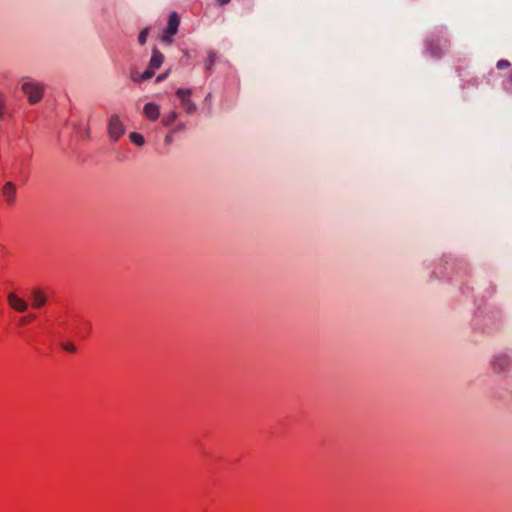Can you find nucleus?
I'll list each match as a JSON object with an SVG mask.
<instances>
[{
	"mask_svg": "<svg viewBox=\"0 0 512 512\" xmlns=\"http://www.w3.org/2000/svg\"><path fill=\"white\" fill-rule=\"evenodd\" d=\"M176 95L180 99L181 104L187 113L192 114L196 111L197 107L190 99V89L178 88L176 90Z\"/></svg>",
	"mask_w": 512,
	"mask_h": 512,
	"instance_id": "obj_3",
	"label": "nucleus"
},
{
	"mask_svg": "<svg viewBox=\"0 0 512 512\" xmlns=\"http://www.w3.org/2000/svg\"><path fill=\"white\" fill-rule=\"evenodd\" d=\"M61 346H62V348H63L64 350H66V351H68V352L73 353V352H75V351H76V347H75V345H74L73 343H70V342H68V343H63Z\"/></svg>",
	"mask_w": 512,
	"mask_h": 512,
	"instance_id": "obj_19",
	"label": "nucleus"
},
{
	"mask_svg": "<svg viewBox=\"0 0 512 512\" xmlns=\"http://www.w3.org/2000/svg\"><path fill=\"white\" fill-rule=\"evenodd\" d=\"M144 114L149 120H156L160 115V108L157 104L150 102L144 106Z\"/></svg>",
	"mask_w": 512,
	"mask_h": 512,
	"instance_id": "obj_8",
	"label": "nucleus"
},
{
	"mask_svg": "<svg viewBox=\"0 0 512 512\" xmlns=\"http://www.w3.org/2000/svg\"><path fill=\"white\" fill-rule=\"evenodd\" d=\"M220 5H224L230 2V0H218Z\"/></svg>",
	"mask_w": 512,
	"mask_h": 512,
	"instance_id": "obj_25",
	"label": "nucleus"
},
{
	"mask_svg": "<svg viewBox=\"0 0 512 512\" xmlns=\"http://www.w3.org/2000/svg\"><path fill=\"white\" fill-rule=\"evenodd\" d=\"M1 194L7 205L12 206L17 198V186L14 182L8 181L1 188Z\"/></svg>",
	"mask_w": 512,
	"mask_h": 512,
	"instance_id": "obj_4",
	"label": "nucleus"
},
{
	"mask_svg": "<svg viewBox=\"0 0 512 512\" xmlns=\"http://www.w3.org/2000/svg\"><path fill=\"white\" fill-rule=\"evenodd\" d=\"M426 49L429 52V55L431 57L439 58L444 53V50L442 46H440L438 43L434 42L433 40H428L426 42Z\"/></svg>",
	"mask_w": 512,
	"mask_h": 512,
	"instance_id": "obj_10",
	"label": "nucleus"
},
{
	"mask_svg": "<svg viewBox=\"0 0 512 512\" xmlns=\"http://www.w3.org/2000/svg\"><path fill=\"white\" fill-rule=\"evenodd\" d=\"M34 317H35L34 315H31V316H28V317L22 318V319L20 320V323H21V324H24V323H26L27 321L32 320Z\"/></svg>",
	"mask_w": 512,
	"mask_h": 512,
	"instance_id": "obj_23",
	"label": "nucleus"
},
{
	"mask_svg": "<svg viewBox=\"0 0 512 512\" xmlns=\"http://www.w3.org/2000/svg\"><path fill=\"white\" fill-rule=\"evenodd\" d=\"M172 141H173V138H172V136L170 134L165 137V143L166 144H171Z\"/></svg>",
	"mask_w": 512,
	"mask_h": 512,
	"instance_id": "obj_24",
	"label": "nucleus"
},
{
	"mask_svg": "<svg viewBox=\"0 0 512 512\" xmlns=\"http://www.w3.org/2000/svg\"><path fill=\"white\" fill-rule=\"evenodd\" d=\"M155 68L148 66V68L142 73V78H145L146 80L152 78L155 74Z\"/></svg>",
	"mask_w": 512,
	"mask_h": 512,
	"instance_id": "obj_17",
	"label": "nucleus"
},
{
	"mask_svg": "<svg viewBox=\"0 0 512 512\" xmlns=\"http://www.w3.org/2000/svg\"><path fill=\"white\" fill-rule=\"evenodd\" d=\"M492 366L497 372L507 371L512 366V359L506 354L497 355L492 362Z\"/></svg>",
	"mask_w": 512,
	"mask_h": 512,
	"instance_id": "obj_6",
	"label": "nucleus"
},
{
	"mask_svg": "<svg viewBox=\"0 0 512 512\" xmlns=\"http://www.w3.org/2000/svg\"><path fill=\"white\" fill-rule=\"evenodd\" d=\"M176 118H177V113L172 111L168 115L163 117L162 123L165 126H168V125L172 124L176 120Z\"/></svg>",
	"mask_w": 512,
	"mask_h": 512,
	"instance_id": "obj_14",
	"label": "nucleus"
},
{
	"mask_svg": "<svg viewBox=\"0 0 512 512\" xmlns=\"http://www.w3.org/2000/svg\"><path fill=\"white\" fill-rule=\"evenodd\" d=\"M215 61H216V53L213 51H210L208 53V58L206 60V69L210 70L213 67Z\"/></svg>",
	"mask_w": 512,
	"mask_h": 512,
	"instance_id": "obj_15",
	"label": "nucleus"
},
{
	"mask_svg": "<svg viewBox=\"0 0 512 512\" xmlns=\"http://www.w3.org/2000/svg\"><path fill=\"white\" fill-rule=\"evenodd\" d=\"M168 74H169V72H168V71H166V72H164V73H162V74L158 75V76H157V78H156V82H158V83H159V82L164 81V80L167 78Z\"/></svg>",
	"mask_w": 512,
	"mask_h": 512,
	"instance_id": "obj_22",
	"label": "nucleus"
},
{
	"mask_svg": "<svg viewBox=\"0 0 512 512\" xmlns=\"http://www.w3.org/2000/svg\"><path fill=\"white\" fill-rule=\"evenodd\" d=\"M130 140L137 146H142L144 144V137L137 132H132L129 135Z\"/></svg>",
	"mask_w": 512,
	"mask_h": 512,
	"instance_id": "obj_13",
	"label": "nucleus"
},
{
	"mask_svg": "<svg viewBox=\"0 0 512 512\" xmlns=\"http://www.w3.org/2000/svg\"><path fill=\"white\" fill-rule=\"evenodd\" d=\"M148 34H149V29L148 28L143 29L139 33L138 42H139L140 45H144L146 43Z\"/></svg>",
	"mask_w": 512,
	"mask_h": 512,
	"instance_id": "obj_16",
	"label": "nucleus"
},
{
	"mask_svg": "<svg viewBox=\"0 0 512 512\" xmlns=\"http://www.w3.org/2000/svg\"><path fill=\"white\" fill-rule=\"evenodd\" d=\"M21 91L27 96L29 104L34 105L41 101L44 87L37 81L26 79L21 83Z\"/></svg>",
	"mask_w": 512,
	"mask_h": 512,
	"instance_id": "obj_1",
	"label": "nucleus"
},
{
	"mask_svg": "<svg viewBox=\"0 0 512 512\" xmlns=\"http://www.w3.org/2000/svg\"><path fill=\"white\" fill-rule=\"evenodd\" d=\"M179 24H180V19H179L178 14L176 12H172L169 15V19H168V26L166 28L167 33L170 35H175L178 31Z\"/></svg>",
	"mask_w": 512,
	"mask_h": 512,
	"instance_id": "obj_9",
	"label": "nucleus"
},
{
	"mask_svg": "<svg viewBox=\"0 0 512 512\" xmlns=\"http://www.w3.org/2000/svg\"><path fill=\"white\" fill-rule=\"evenodd\" d=\"M7 116V98L5 94L0 91V121Z\"/></svg>",
	"mask_w": 512,
	"mask_h": 512,
	"instance_id": "obj_12",
	"label": "nucleus"
},
{
	"mask_svg": "<svg viewBox=\"0 0 512 512\" xmlns=\"http://www.w3.org/2000/svg\"><path fill=\"white\" fill-rule=\"evenodd\" d=\"M131 79L134 82H142V81L146 80L145 78H142V73H139V72H136V71L131 73Z\"/></svg>",
	"mask_w": 512,
	"mask_h": 512,
	"instance_id": "obj_18",
	"label": "nucleus"
},
{
	"mask_svg": "<svg viewBox=\"0 0 512 512\" xmlns=\"http://www.w3.org/2000/svg\"><path fill=\"white\" fill-rule=\"evenodd\" d=\"M31 300L34 308H41L45 305L47 298L40 289H33L31 292Z\"/></svg>",
	"mask_w": 512,
	"mask_h": 512,
	"instance_id": "obj_7",
	"label": "nucleus"
},
{
	"mask_svg": "<svg viewBox=\"0 0 512 512\" xmlns=\"http://www.w3.org/2000/svg\"><path fill=\"white\" fill-rule=\"evenodd\" d=\"M7 302L9 306L17 312L22 313L28 309V303L13 292L7 295Z\"/></svg>",
	"mask_w": 512,
	"mask_h": 512,
	"instance_id": "obj_5",
	"label": "nucleus"
},
{
	"mask_svg": "<svg viewBox=\"0 0 512 512\" xmlns=\"http://www.w3.org/2000/svg\"><path fill=\"white\" fill-rule=\"evenodd\" d=\"M496 66L498 69L508 68L510 66V62L508 60L502 59L497 62Z\"/></svg>",
	"mask_w": 512,
	"mask_h": 512,
	"instance_id": "obj_20",
	"label": "nucleus"
},
{
	"mask_svg": "<svg viewBox=\"0 0 512 512\" xmlns=\"http://www.w3.org/2000/svg\"><path fill=\"white\" fill-rule=\"evenodd\" d=\"M163 62L164 55L157 48H154L152 51L151 59L149 61L150 67L155 68L157 70L161 67Z\"/></svg>",
	"mask_w": 512,
	"mask_h": 512,
	"instance_id": "obj_11",
	"label": "nucleus"
},
{
	"mask_svg": "<svg viewBox=\"0 0 512 512\" xmlns=\"http://www.w3.org/2000/svg\"><path fill=\"white\" fill-rule=\"evenodd\" d=\"M125 133V127L118 115H112L108 120V134L113 141H118Z\"/></svg>",
	"mask_w": 512,
	"mask_h": 512,
	"instance_id": "obj_2",
	"label": "nucleus"
},
{
	"mask_svg": "<svg viewBox=\"0 0 512 512\" xmlns=\"http://www.w3.org/2000/svg\"><path fill=\"white\" fill-rule=\"evenodd\" d=\"M172 36L173 35L168 34L167 31L165 30V33H164V35L162 37V41L167 42V43H171L172 42Z\"/></svg>",
	"mask_w": 512,
	"mask_h": 512,
	"instance_id": "obj_21",
	"label": "nucleus"
},
{
	"mask_svg": "<svg viewBox=\"0 0 512 512\" xmlns=\"http://www.w3.org/2000/svg\"><path fill=\"white\" fill-rule=\"evenodd\" d=\"M176 129H177V130H181V129H183V125H178Z\"/></svg>",
	"mask_w": 512,
	"mask_h": 512,
	"instance_id": "obj_26",
	"label": "nucleus"
}]
</instances>
